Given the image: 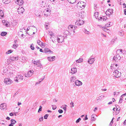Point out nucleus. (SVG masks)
Wrapping results in <instances>:
<instances>
[{
	"instance_id": "1",
	"label": "nucleus",
	"mask_w": 126,
	"mask_h": 126,
	"mask_svg": "<svg viewBox=\"0 0 126 126\" xmlns=\"http://www.w3.org/2000/svg\"><path fill=\"white\" fill-rule=\"evenodd\" d=\"M4 82L6 85L10 84L13 82L9 78H6L4 79Z\"/></svg>"
},
{
	"instance_id": "2",
	"label": "nucleus",
	"mask_w": 126,
	"mask_h": 126,
	"mask_svg": "<svg viewBox=\"0 0 126 126\" xmlns=\"http://www.w3.org/2000/svg\"><path fill=\"white\" fill-rule=\"evenodd\" d=\"M121 57L120 55L117 54L115 55L113 57V60L115 62H117L121 59Z\"/></svg>"
},
{
	"instance_id": "3",
	"label": "nucleus",
	"mask_w": 126,
	"mask_h": 126,
	"mask_svg": "<svg viewBox=\"0 0 126 126\" xmlns=\"http://www.w3.org/2000/svg\"><path fill=\"white\" fill-rule=\"evenodd\" d=\"M64 38V36H59L57 37V40L58 43H61L63 41Z\"/></svg>"
},
{
	"instance_id": "4",
	"label": "nucleus",
	"mask_w": 126,
	"mask_h": 126,
	"mask_svg": "<svg viewBox=\"0 0 126 126\" xmlns=\"http://www.w3.org/2000/svg\"><path fill=\"white\" fill-rule=\"evenodd\" d=\"M84 23V22L82 20L79 19L77 20L75 23V24L76 25L80 26Z\"/></svg>"
},
{
	"instance_id": "5",
	"label": "nucleus",
	"mask_w": 126,
	"mask_h": 126,
	"mask_svg": "<svg viewBox=\"0 0 126 126\" xmlns=\"http://www.w3.org/2000/svg\"><path fill=\"white\" fill-rule=\"evenodd\" d=\"M23 79V77L21 75H18L14 78V80L16 82H18L19 79L22 80Z\"/></svg>"
},
{
	"instance_id": "6",
	"label": "nucleus",
	"mask_w": 126,
	"mask_h": 126,
	"mask_svg": "<svg viewBox=\"0 0 126 126\" xmlns=\"http://www.w3.org/2000/svg\"><path fill=\"white\" fill-rule=\"evenodd\" d=\"M50 11L47 9H45L43 11V13L45 16H48L50 15Z\"/></svg>"
},
{
	"instance_id": "7",
	"label": "nucleus",
	"mask_w": 126,
	"mask_h": 126,
	"mask_svg": "<svg viewBox=\"0 0 126 126\" xmlns=\"http://www.w3.org/2000/svg\"><path fill=\"white\" fill-rule=\"evenodd\" d=\"M73 27V25H70L68 27V28L70 35L73 33V31L74 30Z\"/></svg>"
},
{
	"instance_id": "8",
	"label": "nucleus",
	"mask_w": 126,
	"mask_h": 126,
	"mask_svg": "<svg viewBox=\"0 0 126 126\" xmlns=\"http://www.w3.org/2000/svg\"><path fill=\"white\" fill-rule=\"evenodd\" d=\"M6 104L4 103L1 104L0 105V108L1 110L6 109Z\"/></svg>"
},
{
	"instance_id": "9",
	"label": "nucleus",
	"mask_w": 126,
	"mask_h": 126,
	"mask_svg": "<svg viewBox=\"0 0 126 126\" xmlns=\"http://www.w3.org/2000/svg\"><path fill=\"white\" fill-rule=\"evenodd\" d=\"M33 72H32L31 70H30L28 72L27 74H25V77H31L32 74V73Z\"/></svg>"
},
{
	"instance_id": "10",
	"label": "nucleus",
	"mask_w": 126,
	"mask_h": 126,
	"mask_svg": "<svg viewBox=\"0 0 126 126\" xmlns=\"http://www.w3.org/2000/svg\"><path fill=\"white\" fill-rule=\"evenodd\" d=\"M75 84L76 85L79 86L81 85L82 83L81 81L78 80H76L75 81Z\"/></svg>"
},
{
	"instance_id": "11",
	"label": "nucleus",
	"mask_w": 126,
	"mask_h": 126,
	"mask_svg": "<svg viewBox=\"0 0 126 126\" xmlns=\"http://www.w3.org/2000/svg\"><path fill=\"white\" fill-rule=\"evenodd\" d=\"M71 72L70 73L72 74H75L77 72V68L75 67L71 68Z\"/></svg>"
},
{
	"instance_id": "12",
	"label": "nucleus",
	"mask_w": 126,
	"mask_h": 126,
	"mask_svg": "<svg viewBox=\"0 0 126 126\" xmlns=\"http://www.w3.org/2000/svg\"><path fill=\"white\" fill-rule=\"evenodd\" d=\"M24 11V10L22 7H21L20 8H19L18 9V14H22Z\"/></svg>"
},
{
	"instance_id": "13",
	"label": "nucleus",
	"mask_w": 126,
	"mask_h": 126,
	"mask_svg": "<svg viewBox=\"0 0 126 126\" xmlns=\"http://www.w3.org/2000/svg\"><path fill=\"white\" fill-rule=\"evenodd\" d=\"M47 58L49 61L51 62H52L55 60V56H53L51 57L50 56L47 57Z\"/></svg>"
},
{
	"instance_id": "14",
	"label": "nucleus",
	"mask_w": 126,
	"mask_h": 126,
	"mask_svg": "<svg viewBox=\"0 0 126 126\" xmlns=\"http://www.w3.org/2000/svg\"><path fill=\"white\" fill-rule=\"evenodd\" d=\"M94 58H90L88 61V63L90 64H92L95 60Z\"/></svg>"
},
{
	"instance_id": "15",
	"label": "nucleus",
	"mask_w": 126,
	"mask_h": 126,
	"mask_svg": "<svg viewBox=\"0 0 126 126\" xmlns=\"http://www.w3.org/2000/svg\"><path fill=\"white\" fill-rule=\"evenodd\" d=\"M43 52L47 53H49V52H50V53H53V51H51L50 49L47 48H45V50H44Z\"/></svg>"
},
{
	"instance_id": "16",
	"label": "nucleus",
	"mask_w": 126,
	"mask_h": 126,
	"mask_svg": "<svg viewBox=\"0 0 126 126\" xmlns=\"http://www.w3.org/2000/svg\"><path fill=\"white\" fill-rule=\"evenodd\" d=\"M23 1L22 0H17L16 3L19 5H21L23 3Z\"/></svg>"
},
{
	"instance_id": "17",
	"label": "nucleus",
	"mask_w": 126,
	"mask_h": 126,
	"mask_svg": "<svg viewBox=\"0 0 126 126\" xmlns=\"http://www.w3.org/2000/svg\"><path fill=\"white\" fill-rule=\"evenodd\" d=\"M32 63H33V64H34V65H38V63H40V60H39L38 61H33V60H32Z\"/></svg>"
},
{
	"instance_id": "18",
	"label": "nucleus",
	"mask_w": 126,
	"mask_h": 126,
	"mask_svg": "<svg viewBox=\"0 0 126 126\" xmlns=\"http://www.w3.org/2000/svg\"><path fill=\"white\" fill-rule=\"evenodd\" d=\"M10 58L11 60V61H15L18 60V58L17 57H14L13 56H11Z\"/></svg>"
},
{
	"instance_id": "19",
	"label": "nucleus",
	"mask_w": 126,
	"mask_h": 126,
	"mask_svg": "<svg viewBox=\"0 0 126 126\" xmlns=\"http://www.w3.org/2000/svg\"><path fill=\"white\" fill-rule=\"evenodd\" d=\"M76 79V78L75 77L73 76L71 78L70 81L71 82H74L75 80Z\"/></svg>"
},
{
	"instance_id": "20",
	"label": "nucleus",
	"mask_w": 126,
	"mask_h": 126,
	"mask_svg": "<svg viewBox=\"0 0 126 126\" xmlns=\"http://www.w3.org/2000/svg\"><path fill=\"white\" fill-rule=\"evenodd\" d=\"M96 116L95 114H93L91 116V120L92 121H94L96 119V118L95 117V116Z\"/></svg>"
},
{
	"instance_id": "21",
	"label": "nucleus",
	"mask_w": 126,
	"mask_h": 126,
	"mask_svg": "<svg viewBox=\"0 0 126 126\" xmlns=\"http://www.w3.org/2000/svg\"><path fill=\"white\" fill-rule=\"evenodd\" d=\"M110 68L112 69V70H115L116 69V70L117 69V68H115V67L114 66V63H113V64H111L110 67Z\"/></svg>"
},
{
	"instance_id": "22",
	"label": "nucleus",
	"mask_w": 126,
	"mask_h": 126,
	"mask_svg": "<svg viewBox=\"0 0 126 126\" xmlns=\"http://www.w3.org/2000/svg\"><path fill=\"white\" fill-rule=\"evenodd\" d=\"M113 10L112 9L111 10L110 9H108V11H107L106 12V14L107 15V14H108V12H109L110 13L109 14H108L109 15H110L112 13H111V12H113Z\"/></svg>"
},
{
	"instance_id": "23",
	"label": "nucleus",
	"mask_w": 126,
	"mask_h": 126,
	"mask_svg": "<svg viewBox=\"0 0 126 126\" xmlns=\"http://www.w3.org/2000/svg\"><path fill=\"white\" fill-rule=\"evenodd\" d=\"M83 58H80L78 60H76V62L77 63H80L83 61Z\"/></svg>"
},
{
	"instance_id": "24",
	"label": "nucleus",
	"mask_w": 126,
	"mask_h": 126,
	"mask_svg": "<svg viewBox=\"0 0 126 126\" xmlns=\"http://www.w3.org/2000/svg\"><path fill=\"white\" fill-rule=\"evenodd\" d=\"M27 58L25 57H22V61L21 62L23 63H24L26 62V59Z\"/></svg>"
},
{
	"instance_id": "25",
	"label": "nucleus",
	"mask_w": 126,
	"mask_h": 126,
	"mask_svg": "<svg viewBox=\"0 0 126 126\" xmlns=\"http://www.w3.org/2000/svg\"><path fill=\"white\" fill-rule=\"evenodd\" d=\"M117 39L116 38H115L113 39L110 42V44H113L115 41Z\"/></svg>"
},
{
	"instance_id": "26",
	"label": "nucleus",
	"mask_w": 126,
	"mask_h": 126,
	"mask_svg": "<svg viewBox=\"0 0 126 126\" xmlns=\"http://www.w3.org/2000/svg\"><path fill=\"white\" fill-rule=\"evenodd\" d=\"M4 14L3 11L1 10H0V18H1L3 16Z\"/></svg>"
},
{
	"instance_id": "27",
	"label": "nucleus",
	"mask_w": 126,
	"mask_h": 126,
	"mask_svg": "<svg viewBox=\"0 0 126 126\" xmlns=\"http://www.w3.org/2000/svg\"><path fill=\"white\" fill-rule=\"evenodd\" d=\"M64 34L66 35H69L70 34L69 30H66L64 32Z\"/></svg>"
},
{
	"instance_id": "28",
	"label": "nucleus",
	"mask_w": 126,
	"mask_h": 126,
	"mask_svg": "<svg viewBox=\"0 0 126 126\" xmlns=\"http://www.w3.org/2000/svg\"><path fill=\"white\" fill-rule=\"evenodd\" d=\"M11 123L13 125L15 124L16 123V121L15 120L12 119L11 120Z\"/></svg>"
},
{
	"instance_id": "29",
	"label": "nucleus",
	"mask_w": 126,
	"mask_h": 126,
	"mask_svg": "<svg viewBox=\"0 0 126 126\" xmlns=\"http://www.w3.org/2000/svg\"><path fill=\"white\" fill-rule=\"evenodd\" d=\"M37 43L38 44L40 45H41L42 46L43 45V44L44 43H43L42 42H41L39 40H38L37 41Z\"/></svg>"
},
{
	"instance_id": "30",
	"label": "nucleus",
	"mask_w": 126,
	"mask_h": 126,
	"mask_svg": "<svg viewBox=\"0 0 126 126\" xmlns=\"http://www.w3.org/2000/svg\"><path fill=\"white\" fill-rule=\"evenodd\" d=\"M123 97L122 96H121L120 97L119 101V103H121L123 102Z\"/></svg>"
},
{
	"instance_id": "31",
	"label": "nucleus",
	"mask_w": 126,
	"mask_h": 126,
	"mask_svg": "<svg viewBox=\"0 0 126 126\" xmlns=\"http://www.w3.org/2000/svg\"><path fill=\"white\" fill-rule=\"evenodd\" d=\"M121 73L120 72H118L117 73V74H116V76H115V77L118 78L120 77L121 76Z\"/></svg>"
},
{
	"instance_id": "32",
	"label": "nucleus",
	"mask_w": 126,
	"mask_h": 126,
	"mask_svg": "<svg viewBox=\"0 0 126 126\" xmlns=\"http://www.w3.org/2000/svg\"><path fill=\"white\" fill-rule=\"evenodd\" d=\"M98 12H96L95 13L94 15L95 16V18L97 19L98 17Z\"/></svg>"
},
{
	"instance_id": "33",
	"label": "nucleus",
	"mask_w": 126,
	"mask_h": 126,
	"mask_svg": "<svg viewBox=\"0 0 126 126\" xmlns=\"http://www.w3.org/2000/svg\"><path fill=\"white\" fill-rule=\"evenodd\" d=\"M7 34V33L5 32H2L0 34L1 36H3Z\"/></svg>"
},
{
	"instance_id": "34",
	"label": "nucleus",
	"mask_w": 126,
	"mask_h": 126,
	"mask_svg": "<svg viewBox=\"0 0 126 126\" xmlns=\"http://www.w3.org/2000/svg\"><path fill=\"white\" fill-rule=\"evenodd\" d=\"M13 52V51L12 50H8L7 52L6 53V54H7L11 53Z\"/></svg>"
},
{
	"instance_id": "35",
	"label": "nucleus",
	"mask_w": 126,
	"mask_h": 126,
	"mask_svg": "<svg viewBox=\"0 0 126 126\" xmlns=\"http://www.w3.org/2000/svg\"><path fill=\"white\" fill-rule=\"evenodd\" d=\"M18 46V45L17 44H14L13 45V47L14 48H16Z\"/></svg>"
},
{
	"instance_id": "36",
	"label": "nucleus",
	"mask_w": 126,
	"mask_h": 126,
	"mask_svg": "<svg viewBox=\"0 0 126 126\" xmlns=\"http://www.w3.org/2000/svg\"><path fill=\"white\" fill-rule=\"evenodd\" d=\"M112 25V23H111V24L107 23L105 25L106 27H109L110 26Z\"/></svg>"
},
{
	"instance_id": "37",
	"label": "nucleus",
	"mask_w": 126,
	"mask_h": 126,
	"mask_svg": "<svg viewBox=\"0 0 126 126\" xmlns=\"http://www.w3.org/2000/svg\"><path fill=\"white\" fill-rule=\"evenodd\" d=\"M103 30L104 31L106 32H107L108 33H109V31H110V30H108V29H107L106 28H104L103 29Z\"/></svg>"
},
{
	"instance_id": "38",
	"label": "nucleus",
	"mask_w": 126,
	"mask_h": 126,
	"mask_svg": "<svg viewBox=\"0 0 126 126\" xmlns=\"http://www.w3.org/2000/svg\"><path fill=\"white\" fill-rule=\"evenodd\" d=\"M118 72H119V71L117 70H116L114 71V72H113V73L114 74H115V75H114L115 76L116 75V74H117V73H118Z\"/></svg>"
},
{
	"instance_id": "39",
	"label": "nucleus",
	"mask_w": 126,
	"mask_h": 126,
	"mask_svg": "<svg viewBox=\"0 0 126 126\" xmlns=\"http://www.w3.org/2000/svg\"><path fill=\"white\" fill-rule=\"evenodd\" d=\"M2 1L4 3L7 4L10 2V0L8 1V2H7V1H6L5 0H2Z\"/></svg>"
},
{
	"instance_id": "40",
	"label": "nucleus",
	"mask_w": 126,
	"mask_h": 126,
	"mask_svg": "<svg viewBox=\"0 0 126 126\" xmlns=\"http://www.w3.org/2000/svg\"><path fill=\"white\" fill-rule=\"evenodd\" d=\"M2 1L4 3L7 4L10 2V0L8 1V2H7V1H6L5 0H2Z\"/></svg>"
},
{
	"instance_id": "41",
	"label": "nucleus",
	"mask_w": 126,
	"mask_h": 126,
	"mask_svg": "<svg viewBox=\"0 0 126 126\" xmlns=\"http://www.w3.org/2000/svg\"><path fill=\"white\" fill-rule=\"evenodd\" d=\"M83 31L86 34H89V32L88 31H87V30L85 29H84L83 30Z\"/></svg>"
},
{
	"instance_id": "42",
	"label": "nucleus",
	"mask_w": 126,
	"mask_h": 126,
	"mask_svg": "<svg viewBox=\"0 0 126 126\" xmlns=\"http://www.w3.org/2000/svg\"><path fill=\"white\" fill-rule=\"evenodd\" d=\"M30 47L32 50H34V47L33 46V44H32L30 46Z\"/></svg>"
},
{
	"instance_id": "43",
	"label": "nucleus",
	"mask_w": 126,
	"mask_h": 126,
	"mask_svg": "<svg viewBox=\"0 0 126 126\" xmlns=\"http://www.w3.org/2000/svg\"><path fill=\"white\" fill-rule=\"evenodd\" d=\"M48 34L51 36L53 35V33L49 31Z\"/></svg>"
},
{
	"instance_id": "44",
	"label": "nucleus",
	"mask_w": 126,
	"mask_h": 126,
	"mask_svg": "<svg viewBox=\"0 0 126 126\" xmlns=\"http://www.w3.org/2000/svg\"><path fill=\"white\" fill-rule=\"evenodd\" d=\"M70 105H71L70 107L71 108H72L74 106V104L72 102H71L70 103Z\"/></svg>"
},
{
	"instance_id": "45",
	"label": "nucleus",
	"mask_w": 126,
	"mask_h": 126,
	"mask_svg": "<svg viewBox=\"0 0 126 126\" xmlns=\"http://www.w3.org/2000/svg\"><path fill=\"white\" fill-rule=\"evenodd\" d=\"M81 119L80 118H79L76 121V123H79V121L81 120Z\"/></svg>"
},
{
	"instance_id": "46",
	"label": "nucleus",
	"mask_w": 126,
	"mask_h": 126,
	"mask_svg": "<svg viewBox=\"0 0 126 126\" xmlns=\"http://www.w3.org/2000/svg\"><path fill=\"white\" fill-rule=\"evenodd\" d=\"M48 114H46L44 116V118L45 119H47V118L48 117Z\"/></svg>"
},
{
	"instance_id": "47",
	"label": "nucleus",
	"mask_w": 126,
	"mask_h": 126,
	"mask_svg": "<svg viewBox=\"0 0 126 126\" xmlns=\"http://www.w3.org/2000/svg\"><path fill=\"white\" fill-rule=\"evenodd\" d=\"M42 107L41 106H40L39 107V108L38 110V112H39L40 111H41L42 110Z\"/></svg>"
},
{
	"instance_id": "48",
	"label": "nucleus",
	"mask_w": 126,
	"mask_h": 126,
	"mask_svg": "<svg viewBox=\"0 0 126 126\" xmlns=\"http://www.w3.org/2000/svg\"><path fill=\"white\" fill-rule=\"evenodd\" d=\"M37 66L38 67H41V66H42V65L40 63H40H38V65H37Z\"/></svg>"
},
{
	"instance_id": "49",
	"label": "nucleus",
	"mask_w": 126,
	"mask_h": 126,
	"mask_svg": "<svg viewBox=\"0 0 126 126\" xmlns=\"http://www.w3.org/2000/svg\"><path fill=\"white\" fill-rule=\"evenodd\" d=\"M58 112L59 113H61L63 112V110L61 109H59L58 110Z\"/></svg>"
},
{
	"instance_id": "50",
	"label": "nucleus",
	"mask_w": 126,
	"mask_h": 126,
	"mask_svg": "<svg viewBox=\"0 0 126 126\" xmlns=\"http://www.w3.org/2000/svg\"><path fill=\"white\" fill-rule=\"evenodd\" d=\"M101 96H100L97 98V100L98 101H99L101 100Z\"/></svg>"
},
{
	"instance_id": "51",
	"label": "nucleus",
	"mask_w": 126,
	"mask_h": 126,
	"mask_svg": "<svg viewBox=\"0 0 126 126\" xmlns=\"http://www.w3.org/2000/svg\"><path fill=\"white\" fill-rule=\"evenodd\" d=\"M8 23V22H6V23H5V24H4V25L6 27H8V26H9Z\"/></svg>"
},
{
	"instance_id": "52",
	"label": "nucleus",
	"mask_w": 126,
	"mask_h": 126,
	"mask_svg": "<svg viewBox=\"0 0 126 126\" xmlns=\"http://www.w3.org/2000/svg\"><path fill=\"white\" fill-rule=\"evenodd\" d=\"M43 117H41V118H39V120L40 121H41V122L42 121H43Z\"/></svg>"
},
{
	"instance_id": "53",
	"label": "nucleus",
	"mask_w": 126,
	"mask_h": 126,
	"mask_svg": "<svg viewBox=\"0 0 126 126\" xmlns=\"http://www.w3.org/2000/svg\"><path fill=\"white\" fill-rule=\"evenodd\" d=\"M107 19V17L106 16H104L103 18V21H105Z\"/></svg>"
},
{
	"instance_id": "54",
	"label": "nucleus",
	"mask_w": 126,
	"mask_h": 126,
	"mask_svg": "<svg viewBox=\"0 0 126 126\" xmlns=\"http://www.w3.org/2000/svg\"><path fill=\"white\" fill-rule=\"evenodd\" d=\"M96 6H97V4H94V9H95V10L97 7H96Z\"/></svg>"
},
{
	"instance_id": "55",
	"label": "nucleus",
	"mask_w": 126,
	"mask_h": 126,
	"mask_svg": "<svg viewBox=\"0 0 126 126\" xmlns=\"http://www.w3.org/2000/svg\"><path fill=\"white\" fill-rule=\"evenodd\" d=\"M79 6H80V7L82 8V9L84 8L85 6L84 4L81 5H79Z\"/></svg>"
},
{
	"instance_id": "56",
	"label": "nucleus",
	"mask_w": 126,
	"mask_h": 126,
	"mask_svg": "<svg viewBox=\"0 0 126 126\" xmlns=\"http://www.w3.org/2000/svg\"><path fill=\"white\" fill-rule=\"evenodd\" d=\"M52 109L53 110H55L56 109L57 107L56 106H55V107H53V106H54L53 105H52Z\"/></svg>"
},
{
	"instance_id": "57",
	"label": "nucleus",
	"mask_w": 126,
	"mask_h": 126,
	"mask_svg": "<svg viewBox=\"0 0 126 126\" xmlns=\"http://www.w3.org/2000/svg\"><path fill=\"white\" fill-rule=\"evenodd\" d=\"M11 116H13L14 115V114H13V113L11 112L9 114Z\"/></svg>"
},
{
	"instance_id": "58",
	"label": "nucleus",
	"mask_w": 126,
	"mask_h": 126,
	"mask_svg": "<svg viewBox=\"0 0 126 126\" xmlns=\"http://www.w3.org/2000/svg\"><path fill=\"white\" fill-rule=\"evenodd\" d=\"M123 5L124 6L123 7L124 8H126V5L125 3H123Z\"/></svg>"
},
{
	"instance_id": "59",
	"label": "nucleus",
	"mask_w": 126,
	"mask_h": 126,
	"mask_svg": "<svg viewBox=\"0 0 126 126\" xmlns=\"http://www.w3.org/2000/svg\"><path fill=\"white\" fill-rule=\"evenodd\" d=\"M65 111V112L66 111V107H63V108H62Z\"/></svg>"
},
{
	"instance_id": "60",
	"label": "nucleus",
	"mask_w": 126,
	"mask_h": 126,
	"mask_svg": "<svg viewBox=\"0 0 126 126\" xmlns=\"http://www.w3.org/2000/svg\"><path fill=\"white\" fill-rule=\"evenodd\" d=\"M2 22L3 23V24H5L6 23V22H7V21H5V20H3L2 21Z\"/></svg>"
},
{
	"instance_id": "61",
	"label": "nucleus",
	"mask_w": 126,
	"mask_h": 126,
	"mask_svg": "<svg viewBox=\"0 0 126 126\" xmlns=\"http://www.w3.org/2000/svg\"><path fill=\"white\" fill-rule=\"evenodd\" d=\"M103 18L102 17H100L99 18H98V20H102V19L103 20Z\"/></svg>"
},
{
	"instance_id": "62",
	"label": "nucleus",
	"mask_w": 126,
	"mask_h": 126,
	"mask_svg": "<svg viewBox=\"0 0 126 126\" xmlns=\"http://www.w3.org/2000/svg\"><path fill=\"white\" fill-rule=\"evenodd\" d=\"M44 78H43L40 79H39V81H40L41 82L42 81L44 80Z\"/></svg>"
},
{
	"instance_id": "63",
	"label": "nucleus",
	"mask_w": 126,
	"mask_h": 126,
	"mask_svg": "<svg viewBox=\"0 0 126 126\" xmlns=\"http://www.w3.org/2000/svg\"><path fill=\"white\" fill-rule=\"evenodd\" d=\"M87 115H86V117H85V119H84V120H87L88 119V118L87 117Z\"/></svg>"
},
{
	"instance_id": "64",
	"label": "nucleus",
	"mask_w": 126,
	"mask_h": 126,
	"mask_svg": "<svg viewBox=\"0 0 126 126\" xmlns=\"http://www.w3.org/2000/svg\"><path fill=\"white\" fill-rule=\"evenodd\" d=\"M124 13L125 15H126V9H125L124 10Z\"/></svg>"
}]
</instances>
